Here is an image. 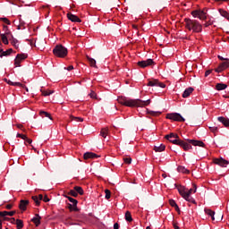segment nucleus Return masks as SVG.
Wrapping results in <instances>:
<instances>
[{"label":"nucleus","instance_id":"nucleus-51","mask_svg":"<svg viewBox=\"0 0 229 229\" xmlns=\"http://www.w3.org/2000/svg\"><path fill=\"white\" fill-rule=\"evenodd\" d=\"M169 205L174 208L176 205V201H174V199H169Z\"/></svg>","mask_w":229,"mask_h":229},{"label":"nucleus","instance_id":"nucleus-43","mask_svg":"<svg viewBox=\"0 0 229 229\" xmlns=\"http://www.w3.org/2000/svg\"><path fill=\"white\" fill-rule=\"evenodd\" d=\"M32 199H33L34 203L37 205V207L40 206V201H39L38 196H32Z\"/></svg>","mask_w":229,"mask_h":229},{"label":"nucleus","instance_id":"nucleus-55","mask_svg":"<svg viewBox=\"0 0 229 229\" xmlns=\"http://www.w3.org/2000/svg\"><path fill=\"white\" fill-rule=\"evenodd\" d=\"M13 208V205H12V204H8V205L5 206V208L7 210H12Z\"/></svg>","mask_w":229,"mask_h":229},{"label":"nucleus","instance_id":"nucleus-32","mask_svg":"<svg viewBox=\"0 0 229 229\" xmlns=\"http://www.w3.org/2000/svg\"><path fill=\"white\" fill-rule=\"evenodd\" d=\"M125 221H128L129 223H131V221H133V218L131 217V213L130 211H126L125 213Z\"/></svg>","mask_w":229,"mask_h":229},{"label":"nucleus","instance_id":"nucleus-54","mask_svg":"<svg viewBox=\"0 0 229 229\" xmlns=\"http://www.w3.org/2000/svg\"><path fill=\"white\" fill-rule=\"evenodd\" d=\"M210 74H212V70H208L205 72V78H207L208 76H209Z\"/></svg>","mask_w":229,"mask_h":229},{"label":"nucleus","instance_id":"nucleus-20","mask_svg":"<svg viewBox=\"0 0 229 229\" xmlns=\"http://www.w3.org/2000/svg\"><path fill=\"white\" fill-rule=\"evenodd\" d=\"M191 92H194V88L192 87H190V88H187L183 93H182V98H189V96H191Z\"/></svg>","mask_w":229,"mask_h":229},{"label":"nucleus","instance_id":"nucleus-8","mask_svg":"<svg viewBox=\"0 0 229 229\" xmlns=\"http://www.w3.org/2000/svg\"><path fill=\"white\" fill-rule=\"evenodd\" d=\"M26 58H28V55H26V54H18L16 55L15 60H14V65L16 67H21V62H22V60H26Z\"/></svg>","mask_w":229,"mask_h":229},{"label":"nucleus","instance_id":"nucleus-25","mask_svg":"<svg viewBox=\"0 0 229 229\" xmlns=\"http://www.w3.org/2000/svg\"><path fill=\"white\" fill-rule=\"evenodd\" d=\"M205 214H207L208 216H209L212 218V221H216V217H214V216L216 215V212H214L211 209L208 208H205Z\"/></svg>","mask_w":229,"mask_h":229},{"label":"nucleus","instance_id":"nucleus-50","mask_svg":"<svg viewBox=\"0 0 229 229\" xmlns=\"http://www.w3.org/2000/svg\"><path fill=\"white\" fill-rule=\"evenodd\" d=\"M16 137H18L19 139H22L23 140H25V139H27L28 136L24 135V134H21V133H18L16 135Z\"/></svg>","mask_w":229,"mask_h":229},{"label":"nucleus","instance_id":"nucleus-31","mask_svg":"<svg viewBox=\"0 0 229 229\" xmlns=\"http://www.w3.org/2000/svg\"><path fill=\"white\" fill-rule=\"evenodd\" d=\"M100 135L104 139H106V137L108 136V128H103L100 131Z\"/></svg>","mask_w":229,"mask_h":229},{"label":"nucleus","instance_id":"nucleus-29","mask_svg":"<svg viewBox=\"0 0 229 229\" xmlns=\"http://www.w3.org/2000/svg\"><path fill=\"white\" fill-rule=\"evenodd\" d=\"M177 171L178 173H184V174H189V173H191L185 166H178Z\"/></svg>","mask_w":229,"mask_h":229},{"label":"nucleus","instance_id":"nucleus-57","mask_svg":"<svg viewBox=\"0 0 229 229\" xmlns=\"http://www.w3.org/2000/svg\"><path fill=\"white\" fill-rule=\"evenodd\" d=\"M174 208L175 209L176 212H178V214H180V208L178 207V204H176Z\"/></svg>","mask_w":229,"mask_h":229},{"label":"nucleus","instance_id":"nucleus-6","mask_svg":"<svg viewBox=\"0 0 229 229\" xmlns=\"http://www.w3.org/2000/svg\"><path fill=\"white\" fill-rule=\"evenodd\" d=\"M192 17L198 18L200 21H205L207 19V13L201 10H195L191 12Z\"/></svg>","mask_w":229,"mask_h":229},{"label":"nucleus","instance_id":"nucleus-59","mask_svg":"<svg viewBox=\"0 0 229 229\" xmlns=\"http://www.w3.org/2000/svg\"><path fill=\"white\" fill-rule=\"evenodd\" d=\"M174 208L175 209L176 212H178V214H180V208L178 207V204H176Z\"/></svg>","mask_w":229,"mask_h":229},{"label":"nucleus","instance_id":"nucleus-42","mask_svg":"<svg viewBox=\"0 0 229 229\" xmlns=\"http://www.w3.org/2000/svg\"><path fill=\"white\" fill-rule=\"evenodd\" d=\"M4 35L12 37V32H10V30H8V26L4 25Z\"/></svg>","mask_w":229,"mask_h":229},{"label":"nucleus","instance_id":"nucleus-1","mask_svg":"<svg viewBox=\"0 0 229 229\" xmlns=\"http://www.w3.org/2000/svg\"><path fill=\"white\" fill-rule=\"evenodd\" d=\"M165 139H166V140H169V142H172V144L180 146L181 148H182L184 151H189V149H192V146H199V148H205V143L201 140H186V141L182 140H180V136H178V134H174L173 132L165 135Z\"/></svg>","mask_w":229,"mask_h":229},{"label":"nucleus","instance_id":"nucleus-4","mask_svg":"<svg viewBox=\"0 0 229 229\" xmlns=\"http://www.w3.org/2000/svg\"><path fill=\"white\" fill-rule=\"evenodd\" d=\"M53 53L55 56H58V58H65V56H67V49L62 45H57L54 48Z\"/></svg>","mask_w":229,"mask_h":229},{"label":"nucleus","instance_id":"nucleus-58","mask_svg":"<svg viewBox=\"0 0 229 229\" xmlns=\"http://www.w3.org/2000/svg\"><path fill=\"white\" fill-rule=\"evenodd\" d=\"M174 208L175 209L176 212H178V214H180V208L178 207V204H176Z\"/></svg>","mask_w":229,"mask_h":229},{"label":"nucleus","instance_id":"nucleus-23","mask_svg":"<svg viewBox=\"0 0 229 229\" xmlns=\"http://www.w3.org/2000/svg\"><path fill=\"white\" fill-rule=\"evenodd\" d=\"M12 46L15 47V49H19V40H17L15 38H13V35H11L10 38Z\"/></svg>","mask_w":229,"mask_h":229},{"label":"nucleus","instance_id":"nucleus-7","mask_svg":"<svg viewBox=\"0 0 229 229\" xmlns=\"http://www.w3.org/2000/svg\"><path fill=\"white\" fill-rule=\"evenodd\" d=\"M229 68V59H225L224 62H222L216 69H215L216 72H223V71H225V69Z\"/></svg>","mask_w":229,"mask_h":229},{"label":"nucleus","instance_id":"nucleus-13","mask_svg":"<svg viewBox=\"0 0 229 229\" xmlns=\"http://www.w3.org/2000/svg\"><path fill=\"white\" fill-rule=\"evenodd\" d=\"M174 187L178 190L179 194L182 197L185 198L187 196V191L185 190V187L178 184H174Z\"/></svg>","mask_w":229,"mask_h":229},{"label":"nucleus","instance_id":"nucleus-26","mask_svg":"<svg viewBox=\"0 0 229 229\" xmlns=\"http://www.w3.org/2000/svg\"><path fill=\"white\" fill-rule=\"evenodd\" d=\"M182 198L189 203H193L194 205H196V199H194V198H192L191 195L187 194Z\"/></svg>","mask_w":229,"mask_h":229},{"label":"nucleus","instance_id":"nucleus-27","mask_svg":"<svg viewBox=\"0 0 229 229\" xmlns=\"http://www.w3.org/2000/svg\"><path fill=\"white\" fill-rule=\"evenodd\" d=\"M86 58H87L88 62H89V65H90L91 67H98V66L96 65V59L91 58V57L89 56V55H87Z\"/></svg>","mask_w":229,"mask_h":229},{"label":"nucleus","instance_id":"nucleus-16","mask_svg":"<svg viewBox=\"0 0 229 229\" xmlns=\"http://www.w3.org/2000/svg\"><path fill=\"white\" fill-rule=\"evenodd\" d=\"M67 18L72 22H81V20L78 16L72 14V13H67Z\"/></svg>","mask_w":229,"mask_h":229},{"label":"nucleus","instance_id":"nucleus-44","mask_svg":"<svg viewBox=\"0 0 229 229\" xmlns=\"http://www.w3.org/2000/svg\"><path fill=\"white\" fill-rule=\"evenodd\" d=\"M68 194L70 196H73V198H78V192H76V190H71Z\"/></svg>","mask_w":229,"mask_h":229},{"label":"nucleus","instance_id":"nucleus-28","mask_svg":"<svg viewBox=\"0 0 229 229\" xmlns=\"http://www.w3.org/2000/svg\"><path fill=\"white\" fill-rule=\"evenodd\" d=\"M227 87H228V85L224 84V83H217L216 85V90H225Z\"/></svg>","mask_w":229,"mask_h":229},{"label":"nucleus","instance_id":"nucleus-14","mask_svg":"<svg viewBox=\"0 0 229 229\" xmlns=\"http://www.w3.org/2000/svg\"><path fill=\"white\" fill-rule=\"evenodd\" d=\"M83 158L84 160H89V158H99V156H98L96 153L94 152H86L83 155Z\"/></svg>","mask_w":229,"mask_h":229},{"label":"nucleus","instance_id":"nucleus-17","mask_svg":"<svg viewBox=\"0 0 229 229\" xmlns=\"http://www.w3.org/2000/svg\"><path fill=\"white\" fill-rule=\"evenodd\" d=\"M217 121L219 123H222V124H224V126H225V128H229V119L225 118V116H220L217 118Z\"/></svg>","mask_w":229,"mask_h":229},{"label":"nucleus","instance_id":"nucleus-60","mask_svg":"<svg viewBox=\"0 0 229 229\" xmlns=\"http://www.w3.org/2000/svg\"><path fill=\"white\" fill-rule=\"evenodd\" d=\"M74 207V204H68V208L71 212H72V208Z\"/></svg>","mask_w":229,"mask_h":229},{"label":"nucleus","instance_id":"nucleus-10","mask_svg":"<svg viewBox=\"0 0 229 229\" xmlns=\"http://www.w3.org/2000/svg\"><path fill=\"white\" fill-rule=\"evenodd\" d=\"M154 64H155V62L153 61V59H147L145 61L138 62L139 67H141L142 69L146 67H149V65H154Z\"/></svg>","mask_w":229,"mask_h":229},{"label":"nucleus","instance_id":"nucleus-46","mask_svg":"<svg viewBox=\"0 0 229 229\" xmlns=\"http://www.w3.org/2000/svg\"><path fill=\"white\" fill-rule=\"evenodd\" d=\"M105 192H106V199H108L109 198H111L112 192L110 191V190H105Z\"/></svg>","mask_w":229,"mask_h":229},{"label":"nucleus","instance_id":"nucleus-38","mask_svg":"<svg viewBox=\"0 0 229 229\" xmlns=\"http://www.w3.org/2000/svg\"><path fill=\"white\" fill-rule=\"evenodd\" d=\"M40 92H41L42 96H51V94H53V92H55V91L45 90L44 89H41Z\"/></svg>","mask_w":229,"mask_h":229},{"label":"nucleus","instance_id":"nucleus-18","mask_svg":"<svg viewBox=\"0 0 229 229\" xmlns=\"http://www.w3.org/2000/svg\"><path fill=\"white\" fill-rule=\"evenodd\" d=\"M28 205H30V200L21 199L20 201L19 208L24 212L26 210V207H28Z\"/></svg>","mask_w":229,"mask_h":229},{"label":"nucleus","instance_id":"nucleus-30","mask_svg":"<svg viewBox=\"0 0 229 229\" xmlns=\"http://www.w3.org/2000/svg\"><path fill=\"white\" fill-rule=\"evenodd\" d=\"M39 115H41V117H48V119L53 121V117H51V114H49V113H47L46 111H40L39 112Z\"/></svg>","mask_w":229,"mask_h":229},{"label":"nucleus","instance_id":"nucleus-39","mask_svg":"<svg viewBox=\"0 0 229 229\" xmlns=\"http://www.w3.org/2000/svg\"><path fill=\"white\" fill-rule=\"evenodd\" d=\"M65 198H67V199L69 200L70 203H72V205H78V200L76 199H72L70 196H65Z\"/></svg>","mask_w":229,"mask_h":229},{"label":"nucleus","instance_id":"nucleus-52","mask_svg":"<svg viewBox=\"0 0 229 229\" xmlns=\"http://www.w3.org/2000/svg\"><path fill=\"white\" fill-rule=\"evenodd\" d=\"M44 44H46V40L42 39L41 42H38V47H44Z\"/></svg>","mask_w":229,"mask_h":229},{"label":"nucleus","instance_id":"nucleus-35","mask_svg":"<svg viewBox=\"0 0 229 229\" xmlns=\"http://www.w3.org/2000/svg\"><path fill=\"white\" fill-rule=\"evenodd\" d=\"M147 113L148 114V115H152L153 117H157V115H160V114H162V112L149 110H147Z\"/></svg>","mask_w":229,"mask_h":229},{"label":"nucleus","instance_id":"nucleus-19","mask_svg":"<svg viewBox=\"0 0 229 229\" xmlns=\"http://www.w3.org/2000/svg\"><path fill=\"white\" fill-rule=\"evenodd\" d=\"M154 151H156V153H162V151H165V145L160 144L154 146Z\"/></svg>","mask_w":229,"mask_h":229},{"label":"nucleus","instance_id":"nucleus-5","mask_svg":"<svg viewBox=\"0 0 229 229\" xmlns=\"http://www.w3.org/2000/svg\"><path fill=\"white\" fill-rule=\"evenodd\" d=\"M166 119H170L171 121H177L179 123H185V118L182 117V114L178 113L167 114Z\"/></svg>","mask_w":229,"mask_h":229},{"label":"nucleus","instance_id":"nucleus-9","mask_svg":"<svg viewBox=\"0 0 229 229\" xmlns=\"http://www.w3.org/2000/svg\"><path fill=\"white\" fill-rule=\"evenodd\" d=\"M148 87H160L161 89H165V84L164 82L158 81V80L148 81Z\"/></svg>","mask_w":229,"mask_h":229},{"label":"nucleus","instance_id":"nucleus-24","mask_svg":"<svg viewBox=\"0 0 229 229\" xmlns=\"http://www.w3.org/2000/svg\"><path fill=\"white\" fill-rule=\"evenodd\" d=\"M1 38H2L3 44H4L5 46H8L9 44L8 38L10 40V38H12V36H8L6 34H1Z\"/></svg>","mask_w":229,"mask_h":229},{"label":"nucleus","instance_id":"nucleus-34","mask_svg":"<svg viewBox=\"0 0 229 229\" xmlns=\"http://www.w3.org/2000/svg\"><path fill=\"white\" fill-rule=\"evenodd\" d=\"M70 120L71 121H75V123H83V118L76 117V116H73V115L70 116Z\"/></svg>","mask_w":229,"mask_h":229},{"label":"nucleus","instance_id":"nucleus-33","mask_svg":"<svg viewBox=\"0 0 229 229\" xmlns=\"http://www.w3.org/2000/svg\"><path fill=\"white\" fill-rule=\"evenodd\" d=\"M219 13H220V15H222V17H225L228 21V19H229L228 12H226V11H225L223 9H219Z\"/></svg>","mask_w":229,"mask_h":229},{"label":"nucleus","instance_id":"nucleus-36","mask_svg":"<svg viewBox=\"0 0 229 229\" xmlns=\"http://www.w3.org/2000/svg\"><path fill=\"white\" fill-rule=\"evenodd\" d=\"M16 226H17V229L24 228V222H22V220H21V219H17Z\"/></svg>","mask_w":229,"mask_h":229},{"label":"nucleus","instance_id":"nucleus-49","mask_svg":"<svg viewBox=\"0 0 229 229\" xmlns=\"http://www.w3.org/2000/svg\"><path fill=\"white\" fill-rule=\"evenodd\" d=\"M97 94L96 92H94V90H91V92L89 93V98H91V99H96L97 98Z\"/></svg>","mask_w":229,"mask_h":229},{"label":"nucleus","instance_id":"nucleus-37","mask_svg":"<svg viewBox=\"0 0 229 229\" xmlns=\"http://www.w3.org/2000/svg\"><path fill=\"white\" fill-rule=\"evenodd\" d=\"M74 191L77 192V195L80 194L81 196H83V188L80 186H75Z\"/></svg>","mask_w":229,"mask_h":229},{"label":"nucleus","instance_id":"nucleus-48","mask_svg":"<svg viewBox=\"0 0 229 229\" xmlns=\"http://www.w3.org/2000/svg\"><path fill=\"white\" fill-rule=\"evenodd\" d=\"M123 161L125 164H131V157H123Z\"/></svg>","mask_w":229,"mask_h":229},{"label":"nucleus","instance_id":"nucleus-2","mask_svg":"<svg viewBox=\"0 0 229 229\" xmlns=\"http://www.w3.org/2000/svg\"><path fill=\"white\" fill-rule=\"evenodd\" d=\"M118 103L120 105H123V106H129L132 108L133 106H148V105H150L151 99L144 101L140 99H131L125 97H121L118 98Z\"/></svg>","mask_w":229,"mask_h":229},{"label":"nucleus","instance_id":"nucleus-11","mask_svg":"<svg viewBox=\"0 0 229 229\" xmlns=\"http://www.w3.org/2000/svg\"><path fill=\"white\" fill-rule=\"evenodd\" d=\"M213 162H214L216 165H220V167H226V165H228V164H229V161L224 159L223 157L215 158V159H213Z\"/></svg>","mask_w":229,"mask_h":229},{"label":"nucleus","instance_id":"nucleus-53","mask_svg":"<svg viewBox=\"0 0 229 229\" xmlns=\"http://www.w3.org/2000/svg\"><path fill=\"white\" fill-rule=\"evenodd\" d=\"M43 200H44L45 203H47V202L50 201L49 197H47V195H45V196L43 197Z\"/></svg>","mask_w":229,"mask_h":229},{"label":"nucleus","instance_id":"nucleus-62","mask_svg":"<svg viewBox=\"0 0 229 229\" xmlns=\"http://www.w3.org/2000/svg\"><path fill=\"white\" fill-rule=\"evenodd\" d=\"M25 141L28 142V144H31L33 142V140H31V139H25Z\"/></svg>","mask_w":229,"mask_h":229},{"label":"nucleus","instance_id":"nucleus-15","mask_svg":"<svg viewBox=\"0 0 229 229\" xmlns=\"http://www.w3.org/2000/svg\"><path fill=\"white\" fill-rule=\"evenodd\" d=\"M3 46V44H1L0 42V57L3 58V56H9V55H12V53H13V49L9 48L6 51H3V48H1V47Z\"/></svg>","mask_w":229,"mask_h":229},{"label":"nucleus","instance_id":"nucleus-61","mask_svg":"<svg viewBox=\"0 0 229 229\" xmlns=\"http://www.w3.org/2000/svg\"><path fill=\"white\" fill-rule=\"evenodd\" d=\"M218 59H220L222 62H225V60H228V58H225L221 55H218Z\"/></svg>","mask_w":229,"mask_h":229},{"label":"nucleus","instance_id":"nucleus-41","mask_svg":"<svg viewBox=\"0 0 229 229\" xmlns=\"http://www.w3.org/2000/svg\"><path fill=\"white\" fill-rule=\"evenodd\" d=\"M25 24H26V22H24V21L20 20V24L18 25V30H26Z\"/></svg>","mask_w":229,"mask_h":229},{"label":"nucleus","instance_id":"nucleus-21","mask_svg":"<svg viewBox=\"0 0 229 229\" xmlns=\"http://www.w3.org/2000/svg\"><path fill=\"white\" fill-rule=\"evenodd\" d=\"M41 219L42 217L40 216V215L36 214L35 216L31 219V221L36 225V226H39Z\"/></svg>","mask_w":229,"mask_h":229},{"label":"nucleus","instance_id":"nucleus-22","mask_svg":"<svg viewBox=\"0 0 229 229\" xmlns=\"http://www.w3.org/2000/svg\"><path fill=\"white\" fill-rule=\"evenodd\" d=\"M4 81H6V83L8 85H12L13 87H24V85L21 82H13L8 79H4Z\"/></svg>","mask_w":229,"mask_h":229},{"label":"nucleus","instance_id":"nucleus-12","mask_svg":"<svg viewBox=\"0 0 229 229\" xmlns=\"http://www.w3.org/2000/svg\"><path fill=\"white\" fill-rule=\"evenodd\" d=\"M6 216L12 217L15 216V211H0V217H3L4 221H10V218Z\"/></svg>","mask_w":229,"mask_h":229},{"label":"nucleus","instance_id":"nucleus-56","mask_svg":"<svg viewBox=\"0 0 229 229\" xmlns=\"http://www.w3.org/2000/svg\"><path fill=\"white\" fill-rule=\"evenodd\" d=\"M78 205H73L72 211L73 212H79Z\"/></svg>","mask_w":229,"mask_h":229},{"label":"nucleus","instance_id":"nucleus-3","mask_svg":"<svg viewBox=\"0 0 229 229\" xmlns=\"http://www.w3.org/2000/svg\"><path fill=\"white\" fill-rule=\"evenodd\" d=\"M184 22L185 29L189 30V31H193V33H201V31H203V25L196 20L185 18Z\"/></svg>","mask_w":229,"mask_h":229},{"label":"nucleus","instance_id":"nucleus-45","mask_svg":"<svg viewBox=\"0 0 229 229\" xmlns=\"http://www.w3.org/2000/svg\"><path fill=\"white\" fill-rule=\"evenodd\" d=\"M210 131H212V133H214V135H216V133H217L219 131V128H217V126L215 127H209Z\"/></svg>","mask_w":229,"mask_h":229},{"label":"nucleus","instance_id":"nucleus-64","mask_svg":"<svg viewBox=\"0 0 229 229\" xmlns=\"http://www.w3.org/2000/svg\"><path fill=\"white\" fill-rule=\"evenodd\" d=\"M114 229H119V224L115 223V224L114 225Z\"/></svg>","mask_w":229,"mask_h":229},{"label":"nucleus","instance_id":"nucleus-40","mask_svg":"<svg viewBox=\"0 0 229 229\" xmlns=\"http://www.w3.org/2000/svg\"><path fill=\"white\" fill-rule=\"evenodd\" d=\"M198 187L196 186V184H193V189H190L188 191H186V194H188V196H191L192 194V192H196Z\"/></svg>","mask_w":229,"mask_h":229},{"label":"nucleus","instance_id":"nucleus-47","mask_svg":"<svg viewBox=\"0 0 229 229\" xmlns=\"http://www.w3.org/2000/svg\"><path fill=\"white\" fill-rule=\"evenodd\" d=\"M0 21H2V22H4V24H12V22L10 21V20H8V18H0Z\"/></svg>","mask_w":229,"mask_h":229},{"label":"nucleus","instance_id":"nucleus-63","mask_svg":"<svg viewBox=\"0 0 229 229\" xmlns=\"http://www.w3.org/2000/svg\"><path fill=\"white\" fill-rule=\"evenodd\" d=\"M173 225L174 229H180V226H178V224L174 222Z\"/></svg>","mask_w":229,"mask_h":229}]
</instances>
